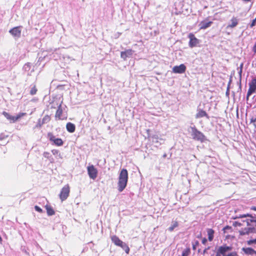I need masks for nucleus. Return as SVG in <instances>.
Instances as JSON below:
<instances>
[{
    "label": "nucleus",
    "mask_w": 256,
    "mask_h": 256,
    "mask_svg": "<svg viewBox=\"0 0 256 256\" xmlns=\"http://www.w3.org/2000/svg\"><path fill=\"white\" fill-rule=\"evenodd\" d=\"M230 82H231V80H230L229 84H230Z\"/></svg>",
    "instance_id": "57"
},
{
    "label": "nucleus",
    "mask_w": 256,
    "mask_h": 256,
    "mask_svg": "<svg viewBox=\"0 0 256 256\" xmlns=\"http://www.w3.org/2000/svg\"><path fill=\"white\" fill-rule=\"evenodd\" d=\"M188 132L190 133L192 138L195 140L203 142L206 140V136L200 131H199L195 126H190Z\"/></svg>",
    "instance_id": "2"
},
{
    "label": "nucleus",
    "mask_w": 256,
    "mask_h": 256,
    "mask_svg": "<svg viewBox=\"0 0 256 256\" xmlns=\"http://www.w3.org/2000/svg\"><path fill=\"white\" fill-rule=\"evenodd\" d=\"M242 74V70H240L239 72H238V74H239V76H240V81L241 80Z\"/></svg>",
    "instance_id": "46"
},
{
    "label": "nucleus",
    "mask_w": 256,
    "mask_h": 256,
    "mask_svg": "<svg viewBox=\"0 0 256 256\" xmlns=\"http://www.w3.org/2000/svg\"><path fill=\"white\" fill-rule=\"evenodd\" d=\"M48 137L50 140L53 142L55 145L57 146H61L63 144V141L61 138H56L52 133L48 134Z\"/></svg>",
    "instance_id": "7"
},
{
    "label": "nucleus",
    "mask_w": 256,
    "mask_h": 256,
    "mask_svg": "<svg viewBox=\"0 0 256 256\" xmlns=\"http://www.w3.org/2000/svg\"><path fill=\"white\" fill-rule=\"evenodd\" d=\"M252 51L256 54V42H255Z\"/></svg>",
    "instance_id": "44"
},
{
    "label": "nucleus",
    "mask_w": 256,
    "mask_h": 256,
    "mask_svg": "<svg viewBox=\"0 0 256 256\" xmlns=\"http://www.w3.org/2000/svg\"><path fill=\"white\" fill-rule=\"evenodd\" d=\"M43 124H42V122L40 120L38 122V124L36 125V127H41Z\"/></svg>",
    "instance_id": "43"
},
{
    "label": "nucleus",
    "mask_w": 256,
    "mask_h": 256,
    "mask_svg": "<svg viewBox=\"0 0 256 256\" xmlns=\"http://www.w3.org/2000/svg\"><path fill=\"white\" fill-rule=\"evenodd\" d=\"M242 68H243V64H242L240 65V66L238 68V69H239V70H242Z\"/></svg>",
    "instance_id": "50"
},
{
    "label": "nucleus",
    "mask_w": 256,
    "mask_h": 256,
    "mask_svg": "<svg viewBox=\"0 0 256 256\" xmlns=\"http://www.w3.org/2000/svg\"><path fill=\"white\" fill-rule=\"evenodd\" d=\"M198 112L196 113V118H203L206 116L208 118H209V116L207 114L206 111L202 110V109H198L197 110Z\"/></svg>",
    "instance_id": "15"
},
{
    "label": "nucleus",
    "mask_w": 256,
    "mask_h": 256,
    "mask_svg": "<svg viewBox=\"0 0 256 256\" xmlns=\"http://www.w3.org/2000/svg\"><path fill=\"white\" fill-rule=\"evenodd\" d=\"M8 137V136H6L4 134H0V140H3Z\"/></svg>",
    "instance_id": "37"
},
{
    "label": "nucleus",
    "mask_w": 256,
    "mask_h": 256,
    "mask_svg": "<svg viewBox=\"0 0 256 256\" xmlns=\"http://www.w3.org/2000/svg\"><path fill=\"white\" fill-rule=\"evenodd\" d=\"M9 32L14 37L20 38L21 36L20 26L14 27L10 29Z\"/></svg>",
    "instance_id": "10"
},
{
    "label": "nucleus",
    "mask_w": 256,
    "mask_h": 256,
    "mask_svg": "<svg viewBox=\"0 0 256 256\" xmlns=\"http://www.w3.org/2000/svg\"><path fill=\"white\" fill-rule=\"evenodd\" d=\"M256 121V118H252L250 119V122L253 123Z\"/></svg>",
    "instance_id": "49"
},
{
    "label": "nucleus",
    "mask_w": 256,
    "mask_h": 256,
    "mask_svg": "<svg viewBox=\"0 0 256 256\" xmlns=\"http://www.w3.org/2000/svg\"><path fill=\"white\" fill-rule=\"evenodd\" d=\"M66 128L68 132L72 133L75 131L76 126L74 124L69 122L66 125Z\"/></svg>",
    "instance_id": "17"
},
{
    "label": "nucleus",
    "mask_w": 256,
    "mask_h": 256,
    "mask_svg": "<svg viewBox=\"0 0 256 256\" xmlns=\"http://www.w3.org/2000/svg\"><path fill=\"white\" fill-rule=\"evenodd\" d=\"M249 85L250 88L256 90V78L252 79Z\"/></svg>",
    "instance_id": "29"
},
{
    "label": "nucleus",
    "mask_w": 256,
    "mask_h": 256,
    "mask_svg": "<svg viewBox=\"0 0 256 256\" xmlns=\"http://www.w3.org/2000/svg\"><path fill=\"white\" fill-rule=\"evenodd\" d=\"M62 114V110L61 108V104H60L59 106H58V108L56 113V117L58 118H60Z\"/></svg>",
    "instance_id": "25"
},
{
    "label": "nucleus",
    "mask_w": 256,
    "mask_h": 256,
    "mask_svg": "<svg viewBox=\"0 0 256 256\" xmlns=\"http://www.w3.org/2000/svg\"><path fill=\"white\" fill-rule=\"evenodd\" d=\"M111 240L113 243L115 245L118 246L120 245L122 241L117 236H111Z\"/></svg>",
    "instance_id": "18"
},
{
    "label": "nucleus",
    "mask_w": 256,
    "mask_h": 256,
    "mask_svg": "<svg viewBox=\"0 0 256 256\" xmlns=\"http://www.w3.org/2000/svg\"><path fill=\"white\" fill-rule=\"evenodd\" d=\"M244 2H250L251 0H242Z\"/></svg>",
    "instance_id": "53"
},
{
    "label": "nucleus",
    "mask_w": 256,
    "mask_h": 256,
    "mask_svg": "<svg viewBox=\"0 0 256 256\" xmlns=\"http://www.w3.org/2000/svg\"><path fill=\"white\" fill-rule=\"evenodd\" d=\"M200 249H199V250H198V252H200Z\"/></svg>",
    "instance_id": "55"
},
{
    "label": "nucleus",
    "mask_w": 256,
    "mask_h": 256,
    "mask_svg": "<svg viewBox=\"0 0 256 256\" xmlns=\"http://www.w3.org/2000/svg\"><path fill=\"white\" fill-rule=\"evenodd\" d=\"M134 51L132 49H128L125 51L122 52L120 53V57L124 60H126L127 58H130L133 54Z\"/></svg>",
    "instance_id": "11"
},
{
    "label": "nucleus",
    "mask_w": 256,
    "mask_h": 256,
    "mask_svg": "<svg viewBox=\"0 0 256 256\" xmlns=\"http://www.w3.org/2000/svg\"><path fill=\"white\" fill-rule=\"evenodd\" d=\"M248 98H249V97H247V96H246V100H248Z\"/></svg>",
    "instance_id": "54"
},
{
    "label": "nucleus",
    "mask_w": 256,
    "mask_h": 256,
    "mask_svg": "<svg viewBox=\"0 0 256 256\" xmlns=\"http://www.w3.org/2000/svg\"><path fill=\"white\" fill-rule=\"evenodd\" d=\"M238 20L236 18L233 17L230 20V23L227 26V28H233L236 26L238 24Z\"/></svg>",
    "instance_id": "16"
},
{
    "label": "nucleus",
    "mask_w": 256,
    "mask_h": 256,
    "mask_svg": "<svg viewBox=\"0 0 256 256\" xmlns=\"http://www.w3.org/2000/svg\"><path fill=\"white\" fill-rule=\"evenodd\" d=\"M198 244L199 242L198 240L196 241L195 242L192 244V249L194 250H196V246H198Z\"/></svg>",
    "instance_id": "34"
},
{
    "label": "nucleus",
    "mask_w": 256,
    "mask_h": 256,
    "mask_svg": "<svg viewBox=\"0 0 256 256\" xmlns=\"http://www.w3.org/2000/svg\"><path fill=\"white\" fill-rule=\"evenodd\" d=\"M222 230L224 233L228 232V230H230V232H232V228L230 226H226L223 228Z\"/></svg>",
    "instance_id": "30"
},
{
    "label": "nucleus",
    "mask_w": 256,
    "mask_h": 256,
    "mask_svg": "<svg viewBox=\"0 0 256 256\" xmlns=\"http://www.w3.org/2000/svg\"><path fill=\"white\" fill-rule=\"evenodd\" d=\"M52 152L54 154H58V150H52Z\"/></svg>",
    "instance_id": "47"
},
{
    "label": "nucleus",
    "mask_w": 256,
    "mask_h": 256,
    "mask_svg": "<svg viewBox=\"0 0 256 256\" xmlns=\"http://www.w3.org/2000/svg\"><path fill=\"white\" fill-rule=\"evenodd\" d=\"M190 254V248H186L182 251V256H188Z\"/></svg>",
    "instance_id": "27"
},
{
    "label": "nucleus",
    "mask_w": 256,
    "mask_h": 256,
    "mask_svg": "<svg viewBox=\"0 0 256 256\" xmlns=\"http://www.w3.org/2000/svg\"><path fill=\"white\" fill-rule=\"evenodd\" d=\"M244 222H246V224H247V226H251L250 223H251L252 222H250V219H246V220H244Z\"/></svg>",
    "instance_id": "41"
},
{
    "label": "nucleus",
    "mask_w": 256,
    "mask_h": 256,
    "mask_svg": "<svg viewBox=\"0 0 256 256\" xmlns=\"http://www.w3.org/2000/svg\"><path fill=\"white\" fill-rule=\"evenodd\" d=\"M45 208L46 210L47 214L48 216H51L55 214V212L51 206L46 205Z\"/></svg>",
    "instance_id": "21"
},
{
    "label": "nucleus",
    "mask_w": 256,
    "mask_h": 256,
    "mask_svg": "<svg viewBox=\"0 0 256 256\" xmlns=\"http://www.w3.org/2000/svg\"><path fill=\"white\" fill-rule=\"evenodd\" d=\"M188 38H190L188 46L191 48L198 46L200 42V40L198 39L192 33H190Z\"/></svg>",
    "instance_id": "3"
},
{
    "label": "nucleus",
    "mask_w": 256,
    "mask_h": 256,
    "mask_svg": "<svg viewBox=\"0 0 256 256\" xmlns=\"http://www.w3.org/2000/svg\"><path fill=\"white\" fill-rule=\"evenodd\" d=\"M256 229L254 227L252 228H245L239 231L240 236H244L250 233L254 232Z\"/></svg>",
    "instance_id": "12"
},
{
    "label": "nucleus",
    "mask_w": 256,
    "mask_h": 256,
    "mask_svg": "<svg viewBox=\"0 0 256 256\" xmlns=\"http://www.w3.org/2000/svg\"><path fill=\"white\" fill-rule=\"evenodd\" d=\"M43 156L44 158H47L48 159H50V157L51 156L50 155V154L48 152H44Z\"/></svg>",
    "instance_id": "33"
},
{
    "label": "nucleus",
    "mask_w": 256,
    "mask_h": 256,
    "mask_svg": "<svg viewBox=\"0 0 256 256\" xmlns=\"http://www.w3.org/2000/svg\"><path fill=\"white\" fill-rule=\"evenodd\" d=\"M256 90L250 87L247 92V97H249Z\"/></svg>",
    "instance_id": "32"
},
{
    "label": "nucleus",
    "mask_w": 256,
    "mask_h": 256,
    "mask_svg": "<svg viewBox=\"0 0 256 256\" xmlns=\"http://www.w3.org/2000/svg\"><path fill=\"white\" fill-rule=\"evenodd\" d=\"M26 113L22 112L20 113L16 116H10L8 112H3L2 114L10 122H16L17 120L21 118L22 116L26 115Z\"/></svg>",
    "instance_id": "4"
},
{
    "label": "nucleus",
    "mask_w": 256,
    "mask_h": 256,
    "mask_svg": "<svg viewBox=\"0 0 256 256\" xmlns=\"http://www.w3.org/2000/svg\"><path fill=\"white\" fill-rule=\"evenodd\" d=\"M212 23V22L210 21H207L206 20H203L199 24L200 29H206L210 26Z\"/></svg>",
    "instance_id": "14"
},
{
    "label": "nucleus",
    "mask_w": 256,
    "mask_h": 256,
    "mask_svg": "<svg viewBox=\"0 0 256 256\" xmlns=\"http://www.w3.org/2000/svg\"><path fill=\"white\" fill-rule=\"evenodd\" d=\"M50 116L48 115H46L42 120V124H44L50 122Z\"/></svg>",
    "instance_id": "26"
},
{
    "label": "nucleus",
    "mask_w": 256,
    "mask_h": 256,
    "mask_svg": "<svg viewBox=\"0 0 256 256\" xmlns=\"http://www.w3.org/2000/svg\"><path fill=\"white\" fill-rule=\"evenodd\" d=\"M70 194V187L66 185L62 189L60 194V198L62 201L65 200L69 196Z\"/></svg>",
    "instance_id": "5"
},
{
    "label": "nucleus",
    "mask_w": 256,
    "mask_h": 256,
    "mask_svg": "<svg viewBox=\"0 0 256 256\" xmlns=\"http://www.w3.org/2000/svg\"><path fill=\"white\" fill-rule=\"evenodd\" d=\"M242 225V224L238 222H233V226H240Z\"/></svg>",
    "instance_id": "39"
},
{
    "label": "nucleus",
    "mask_w": 256,
    "mask_h": 256,
    "mask_svg": "<svg viewBox=\"0 0 256 256\" xmlns=\"http://www.w3.org/2000/svg\"><path fill=\"white\" fill-rule=\"evenodd\" d=\"M178 222L176 221H172L171 226L168 228V230L170 232H172L178 226Z\"/></svg>",
    "instance_id": "24"
},
{
    "label": "nucleus",
    "mask_w": 256,
    "mask_h": 256,
    "mask_svg": "<svg viewBox=\"0 0 256 256\" xmlns=\"http://www.w3.org/2000/svg\"><path fill=\"white\" fill-rule=\"evenodd\" d=\"M128 180V172L126 169L123 168L118 177V190L122 192L126 187Z\"/></svg>",
    "instance_id": "1"
},
{
    "label": "nucleus",
    "mask_w": 256,
    "mask_h": 256,
    "mask_svg": "<svg viewBox=\"0 0 256 256\" xmlns=\"http://www.w3.org/2000/svg\"><path fill=\"white\" fill-rule=\"evenodd\" d=\"M34 209L36 211L39 212H43L42 210L38 206H34Z\"/></svg>",
    "instance_id": "35"
},
{
    "label": "nucleus",
    "mask_w": 256,
    "mask_h": 256,
    "mask_svg": "<svg viewBox=\"0 0 256 256\" xmlns=\"http://www.w3.org/2000/svg\"><path fill=\"white\" fill-rule=\"evenodd\" d=\"M206 242H207V239L206 238H204L202 240V244H205L206 243Z\"/></svg>",
    "instance_id": "45"
},
{
    "label": "nucleus",
    "mask_w": 256,
    "mask_h": 256,
    "mask_svg": "<svg viewBox=\"0 0 256 256\" xmlns=\"http://www.w3.org/2000/svg\"><path fill=\"white\" fill-rule=\"evenodd\" d=\"M37 92V89L36 88V86H34L30 90V94L32 96L36 94Z\"/></svg>",
    "instance_id": "31"
},
{
    "label": "nucleus",
    "mask_w": 256,
    "mask_h": 256,
    "mask_svg": "<svg viewBox=\"0 0 256 256\" xmlns=\"http://www.w3.org/2000/svg\"><path fill=\"white\" fill-rule=\"evenodd\" d=\"M31 68L30 63L28 62L26 64L23 66V70L26 72H29Z\"/></svg>",
    "instance_id": "28"
},
{
    "label": "nucleus",
    "mask_w": 256,
    "mask_h": 256,
    "mask_svg": "<svg viewBox=\"0 0 256 256\" xmlns=\"http://www.w3.org/2000/svg\"><path fill=\"white\" fill-rule=\"evenodd\" d=\"M246 217H250L251 218L250 219V222L252 223H254V226H256V215L254 214L252 215V214H240L238 216H236L235 218H234V219H236L238 218H244Z\"/></svg>",
    "instance_id": "9"
},
{
    "label": "nucleus",
    "mask_w": 256,
    "mask_h": 256,
    "mask_svg": "<svg viewBox=\"0 0 256 256\" xmlns=\"http://www.w3.org/2000/svg\"><path fill=\"white\" fill-rule=\"evenodd\" d=\"M251 210H256V206H252V207L251 208Z\"/></svg>",
    "instance_id": "52"
},
{
    "label": "nucleus",
    "mask_w": 256,
    "mask_h": 256,
    "mask_svg": "<svg viewBox=\"0 0 256 256\" xmlns=\"http://www.w3.org/2000/svg\"><path fill=\"white\" fill-rule=\"evenodd\" d=\"M242 250L246 254L253 255L254 254H256V251L251 248H244Z\"/></svg>",
    "instance_id": "19"
},
{
    "label": "nucleus",
    "mask_w": 256,
    "mask_h": 256,
    "mask_svg": "<svg viewBox=\"0 0 256 256\" xmlns=\"http://www.w3.org/2000/svg\"><path fill=\"white\" fill-rule=\"evenodd\" d=\"M221 253L218 252V251L216 254V256H220Z\"/></svg>",
    "instance_id": "51"
},
{
    "label": "nucleus",
    "mask_w": 256,
    "mask_h": 256,
    "mask_svg": "<svg viewBox=\"0 0 256 256\" xmlns=\"http://www.w3.org/2000/svg\"><path fill=\"white\" fill-rule=\"evenodd\" d=\"M118 246L121 247L126 254H128L129 253L130 248H128V246L125 242H122V244Z\"/></svg>",
    "instance_id": "23"
},
{
    "label": "nucleus",
    "mask_w": 256,
    "mask_h": 256,
    "mask_svg": "<svg viewBox=\"0 0 256 256\" xmlns=\"http://www.w3.org/2000/svg\"><path fill=\"white\" fill-rule=\"evenodd\" d=\"M254 126L255 127H256V125L255 124H254Z\"/></svg>",
    "instance_id": "56"
},
{
    "label": "nucleus",
    "mask_w": 256,
    "mask_h": 256,
    "mask_svg": "<svg viewBox=\"0 0 256 256\" xmlns=\"http://www.w3.org/2000/svg\"><path fill=\"white\" fill-rule=\"evenodd\" d=\"M231 246H227L226 244L220 246L218 248V252L221 253L222 256L225 255V254L232 250Z\"/></svg>",
    "instance_id": "13"
},
{
    "label": "nucleus",
    "mask_w": 256,
    "mask_h": 256,
    "mask_svg": "<svg viewBox=\"0 0 256 256\" xmlns=\"http://www.w3.org/2000/svg\"><path fill=\"white\" fill-rule=\"evenodd\" d=\"M186 66L184 64L176 66L172 68V72L175 74H183L186 72Z\"/></svg>",
    "instance_id": "8"
},
{
    "label": "nucleus",
    "mask_w": 256,
    "mask_h": 256,
    "mask_svg": "<svg viewBox=\"0 0 256 256\" xmlns=\"http://www.w3.org/2000/svg\"><path fill=\"white\" fill-rule=\"evenodd\" d=\"M207 232L208 240L210 242L212 241L214 239V231L212 228H208Z\"/></svg>",
    "instance_id": "20"
},
{
    "label": "nucleus",
    "mask_w": 256,
    "mask_h": 256,
    "mask_svg": "<svg viewBox=\"0 0 256 256\" xmlns=\"http://www.w3.org/2000/svg\"><path fill=\"white\" fill-rule=\"evenodd\" d=\"M210 249V247H208L207 248H206L204 251H203V254H204L205 253H206V251Z\"/></svg>",
    "instance_id": "48"
},
{
    "label": "nucleus",
    "mask_w": 256,
    "mask_h": 256,
    "mask_svg": "<svg viewBox=\"0 0 256 256\" xmlns=\"http://www.w3.org/2000/svg\"><path fill=\"white\" fill-rule=\"evenodd\" d=\"M64 85H58L57 86V88L60 90H62L64 89Z\"/></svg>",
    "instance_id": "42"
},
{
    "label": "nucleus",
    "mask_w": 256,
    "mask_h": 256,
    "mask_svg": "<svg viewBox=\"0 0 256 256\" xmlns=\"http://www.w3.org/2000/svg\"><path fill=\"white\" fill-rule=\"evenodd\" d=\"M256 24V18L252 20L251 24H250V28H252L253 26H254Z\"/></svg>",
    "instance_id": "38"
},
{
    "label": "nucleus",
    "mask_w": 256,
    "mask_h": 256,
    "mask_svg": "<svg viewBox=\"0 0 256 256\" xmlns=\"http://www.w3.org/2000/svg\"><path fill=\"white\" fill-rule=\"evenodd\" d=\"M252 244H256V238L254 240H250L248 241V245H251Z\"/></svg>",
    "instance_id": "36"
},
{
    "label": "nucleus",
    "mask_w": 256,
    "mask_h": 256,
    "mask_svg": "<svg viewBox=\"0 0 256 256\" xmlns=\"http://www.w3.org/2000/svg\"><path fill=\"white\" fill-rule=\"evenodd\" d=\"M151 138L152 139V141L154 142L158 143V140H160L161 141L164 142V140L162 138H160L158 134H154L151 136Z\"/></svg>",
    "instance_id": "22"
},
{
    "label": "nucleus",
    "mask_w": 256,
    "mask_h": 256,
    "mask_svg": "<svg viewBox=\"0 0 256 256\" xmlns=\"http://www.w3.org/2000/svg\"><path fill=\"white\" fill-rule=\"evenodd\" d=\"M88 173L90 178L92 180H95L98 176V170L93 165L88 166L87 168Z\"/></svg>",
    "instance_id": "6"
},
{
    "label": "nucleus",
    "mask_w": 256,
    "mask_h": 256,
    "mask_svg": "<svg viewBox=\"0 0 256 256\" xmlns=\"http://www.w3.org/2000/svg\"><path fill=\"white\" fill-rule=\"evenodd\" d=\"M237 254L236 252H232L228 254V255H224L223 256H236Z\"/></svg>",
    "instance_id": "40"
}]
</instances>
